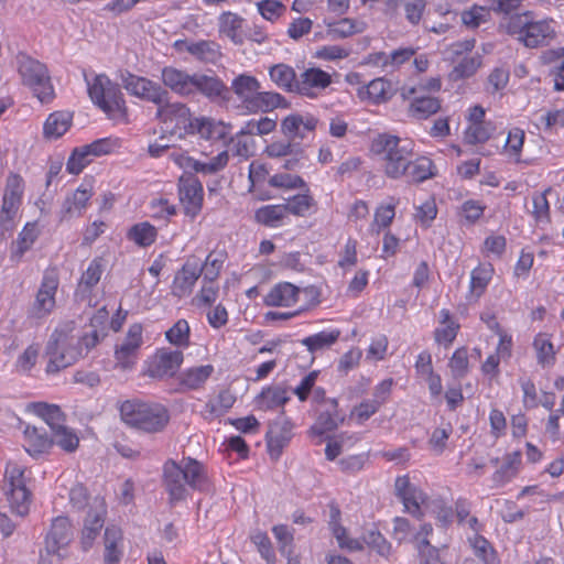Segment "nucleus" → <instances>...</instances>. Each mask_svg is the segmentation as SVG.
Segmentation results:
<instances>
[{
  "label": "nucleus",
  "mask_w": 564,
  "mask_h": 564,
  "mask_svg": "<svg viewBox=\"0 0 564 564\" xmlns=\"http://www.w3.org/2000/svg\"><path fill=\"white\" fill-rule=\"evenodd\" d=\"M128 237L137 245L148 247L155 241L156 229L148 221L140 223L129 230Z\"/></svg>",
  "instance_id": "nucleus-55"
},
{
  "label": "nucleus",
  "mask_w": 564,
  "mask_h": 564,
  "mask_svg": "<svg viewBox=\"0 0 564 564\" xmlns=\"http://www.w3.org/2000/svg\"><path fill=\"white\" fill-rule=\"evenodd\" d=\"M105 564H120L123 557V532L117 525H108L104 535Z\"/></svg>",
  "instance_id": "nucleus-28"
},
{
  "label": "nucleus",
  "mask_w": 564,
  "mask_h": 564,
  "mask_svg": "<svg viewBox=\"0 0 564 564\" xmlns=\"http://www.w3.org/2000/svg\"><path fill=\"white\" fill-rule=\"evenodd\" d=\"M491 122L470 123L465 130L464 141L468 144L485 143L494 131Z\"/></svg>",
  "instance_id": "nucleus-57"
},
{
  "label": "nucleus",
  "mask_w": 564,
  "mask_h": 564,
  "mask_svg": "<svg viewBox=\"0 0 564 564\" xmlns=\"http://www.w3.org/2000/svg\"><path fill=\"white\" fill-rule=\"evenodd\" d=\"M226 259L227 254L224 251H213L207 256L204 264H200L204 268V282L214 283L218 279Z\"/></svg>",
  "instance_id": "nucleus-54"
},
{
  "label": "nucleus",
  "mask_w": 564,
  "mask_h": 564,
  "mask_svg": "<svg viewBox=\"0 0 564 564\" xmlns=\"http://www.w3.org/2000/svg\"><path fill=\"white\" fill-rule=\"evenodd\" d=\"M290 400L289 391L281 384L270 386L256 398V404L260 410H275L282 408Z\"/></svg>",
  "instance_id": "nucleus-35"
},
{
  "label": "nucleus",
  "mask_w": 564,
  "mask_h": 564,
  "mask_svg": "<svg viewBox=\"0 0 564 564\" xmlns=\"http://www.w3.org/2000/svg\"><path fill=\"white\" fill-rule=\"evenodd\" d=\"M31 473L20 460H9L3 477V491L12 512L24 517L30 511L32 492L28 488Z\"/></svg>",
  "instance_id": "nucleus-5"
},
{
  "label": "nucleus",
  "mask_w": 564,
  "mask_h": 564,
  "mask_svg": "<svg viewBox=\"0 0 564 564\" xmlns=\"http://www.w3.org/2000/svg\"><path fill=\"white\" fill-rule=\"evenodd\" d=\"M163 485L171 505L187 498V487L209 491L212 480L199 460H166L163 467Z\"/></svg>",
  "instance_id": "nucleus-2"
},
{
  "label": "nucleus",
  "mask_w": 564,
  "mask_h": 564,
  "mask_svg": "<svg viewBox=\"0 0 564 564\" xmlns=\"http://www.w3.org/2000/svg\"><path fill=\"white\" fill-rule=\"evenodd\" d=\"M269 184L276 188H306V183L301 176L288 173L272 175L269 180Z\"/></svg>",
  "instance_id": "nucleus-63"
},
{
  "label": "nucleus",
  "mask_w": 564,
  "mask_h": 564,
  "mask_svg": "<svg viewBox=\"0 0 564 564\" xmlns=\"http://www.w3.org/2000/svg\"><path fill=\"white\" fill-rule=\"evenodd\" d=\"M182 362V351L162 349L155 354L148 370L149 376L159 379L172 377L176 373Z\"/></svg>",
  "instance_id": "nucleus-20"
},
{
  "label": "nucleus",
  "mask_w": 564,
  "mask_h": 564,
  "mask_svg": "<svg viewBox=\"0 0 564 564\" xmlns=\"http://www.w3.org/2000/svg\"><path fill=\"white\" fill-rule=\"evenodd\" d=\"M330 84V74L317 67H310L300 74L295 93L304 97L316 98Z\"/></svg>",
  "instance_id": "nucleus-16"
},
{
  "label": "nucleus",
  "mask_w": 564,
  "mask_h": 564,
  "mask_svg": "<svg viewBox=\"0 0 564 564\" xmlns=\"http://www.w3.org/2000/svg\"><path fill=\"white\" fill-rule=\"evenodd\" d=\"M481 62L480 55L465 56L454 66L448 74V78L453 82L469 78L476 74L481 66Z\"/></svg>",
  "instance_id": "nucleus-48"
},
{
  "label": "nucleus",
  "mask_w": 564,
  "mask_h": 564,
  "mask_svg": "<svg viewBox=\"0 0 564 564\" xmlns=\"http://www.w3.org/2000/svg\"><path fill=\"white\" fill-rule=\"evenodd\" d=\"M203 270L204 268L197 262L187 260L174 276L172 294L177 297L188 295L203 274Z\"/></svg>",
  "instance_id": "nucleus-21"
},
{
  "label": "nucleus",
  "mask_w": 564,
  "mask_h": 564,
  "mask_svg": "<svg viewBox=\"0 0 564 564\" xmlns=\"http://www.w3.org/2000/svg\"><path fill=\"white\" fill-rule=\"evenodd\" d=\"M494 269L491 264H480L471 271L470 288L480 295L491 279Z\"/></svg>",
  "instance_id": "nucleus-59"
},
{
  "label": "nucleus",
  "mask_w": 564,
  "mask_h": 564,
  "mask_svg": "<svg viewBox=\"0 0 564 564\" xmlns=\"http://www.w3.org/2000/svg\"><path fill=\"white\" fill-rule=\"evenodd\" d=\"M26 411L41 417L51 429V432L64 424L65 415L56 404L46 402H31L26 404Z\"/></svg>",
  "instance_id": "nucleus-36"
},
{
  "label": "nucleus",
  "mask_w": 564,
  "mask_h": 564,
  "mask_svg": "<svg viewBox=\"0 0 564 564\" xmlns=\"http://www.w3.org/2000/svg\"><path fill=\"white\" fill-rule=\"evenodd\" d=\"M39 236L37 226L35 223H28L22 231L19 234L18 239L11 247V260L19 262L23 254L32 247Z\"/></svg>",
  "instance_id": "nucleus-40"
},
{
  "label": "nucleus",
  "mask_w": 564,
  "mask_h": 564,
  "mask_svg": "<svg viewBox=\"0 0 564 564\" xmlns=\"http://www.w3.org/2000/svg\"><path fill=\"white\" fill-rule=\"evenodd\" d=\"M121 84L132 96H135L154 105L162 106L169 98V91L159 83L149 78L137 76L130 72L120 74Z\"/></svg>",
  "instance_id": "nucleus-9"
},
{
  "label": "nucleus",
  "mask_w": 564,
  "mask_h": 564,
  "mask_svg": "<svg viewBox=\"0 0 564 564\" xmlns=\"http://www.w3.org/2000/svg\"><path fill=\"white\" fill-rule=\"evenodd\" d=\"M156 118L163 122H175V126L184 129L189 128L194 132L195 119L191 117L189 109L182 102H170V98L159 106Z\"/></svg>",
  "instance_id": "nucleus-24"
},
{
  "label": "nucleus",
  "mask_w": 564,
  "mask_h": 564,
  "mask_svg": "<svg viewBox=\"0 0 564 564\" xmlns=\"http://www.w3.org/2000/svg\"><path fill=\"white\" fill-rule=\"evenodd\" d=\"M74 329L75 322L69 321L59 325L52 334L46 346V354L50 356L46 366L47 373H56L72 366L83 357V347L88 352L106 336V332L91 329L76 340L77 346H73L75 338L70 334Z\"/></svg>",
  "instance_id": "nucleus-1"
},
{
  "label": "nucleus",
  "mask_w": 564,
  "mask_h": 564,
  "mask_svg": "<svg viewBox=\"0 0 564 564\" xmlns=\"http://www.w3.org/2000/svg\"><path fill=\"white\" fill-rule=\"evenodd\" d=\"M509 34H518L519 40L527 47L544 45L553 39L554 31L547 21H534L532 11H522V14H513L507 23Z\"/></svg>",
  "instance_id": "nucleus-8"
},
{
  "label": "nucleus",
  "mask_w": 564,
  "mask_h": 564,
  "mask_svg": "<svg viewBox=\"0 0 564 564\" xmlns=\"http://www.w3.org/2000/svg\"><path fill=\"white\" fill-rule=\"evenodd\" d=\"M269 76L278 88L286 93L296 91L299 77L292 66L284 63L272 65L269 68Z\"/></svg>",
  "instance_id": "nucleus-38"
},
{
  "label": "nucleus",
  "mask_w": 564,
  "mask_h": 564,
  "mask_svg": "<svg viewBox=\"0 0 564 564\" xmlns=\"http://www.w3.org/2000/svg\"><path fill=\"white\" fill-rule=\"evenodd\" d=\"M181 45H184L186 52L202 62L215 63L221 56L220 46L214 41L202 40L192 43L178 41L175 43V46Z\"/></svg>",
  "instance_id": "nucleus-37"
},
{
  "label": "nucleus",
  "mask_w": 564,
  "mask_h": 564,
  "mask_svg": "<svg viewBox=\"0 0 564 564\" xmlns=\"http://www.w3.org/2000/svg\"><path fill=\"white\" fill-rule=\"evenodd\" d=\"M551 192V188H546L542 193L534 194L532 197L533 210L532 215L535 221H550V205L546 195Z\"/></svg>",
  "instance_id": "nucleus-62"
},
{
  "label": "nucleus",
  "mask_w": 564,
  "mask_h": 564,
  "mask_svg": "<svg viewBox=\"0 0 564 564\" xmlns=\"http://www.w3.org/2000/svg\"><path fill=\"white\" fill-rule=\"evenodd\" d=\"M394 89L391 82L379 77L372 79L368 85L358 89L361 100H368L375 105L382 104L392 98Z\"/></svg>",
  "instance_id": "nucleus-30"
},
{
  "label": "nucleus",
  "mask_w": 564,
  "mask_h": 564,
  "mask_svg": "<svg viewBox=\"0 0 564 564\" xmlns=\"http://www.w3.org/2000/svg\"><path fill=\"white\" fill-rule=\"evenodd\" d=\"M286 216L284 205H268L256 212V220L268 227H276Z\"/></svg>",
  "instance_id": "nucleus-53"
},
{
  "label": "nucleus",
  "mask_w": 564,
  "mask_h": 564,
  "mask_svg": "<svg viewBox=\"0 0 564 564\" xmlns=\"http://www.w3.org/2000/svg\"><path fill=\"white\" fill-rule=\"evenodd\" d=\"M106 512V503L101 500L100 511L88 513L80 534V545L84 551H88L98 538L105 524Z\"/></svg>",
  "instance_id": "nucleus-29"
},
{
  "label": "nucleus",
  "mask_w": 564,
  "mask_h": 564,
  "mask_svg": "<svg viewBox=\"0 0 564 564\" xmlns=\"http://www.w3.org/2000/svg\"><path fill=\"white\" fill-rule=\"evenodd\" d=\"M318 120L312 115L292 113L281 122V131L290 140L304 139L307 132L316 129Z\"/></svg>",
  "instance_id": "nucleus-25"
},
{
  "label": "nucleus",
  "mask_w": 564,
  "mask_h": 564,
  "mask_svg": "<svg viewBox=\"0 0 564 564\" xmlns=\"http://www.w3.org/2000/svg\"><path fill=\"white\" fill-rule=\"evenodd\" d=\"M369 550L376 552L379 556L388 558L392 554V545L378 529H371L365 532L361 539H358Z\"/></svg>",
  "instance_id": "nucleus-45"
},
{
  "label": "nucleus",
  "mask_w": 564,
  "mask_h": 564,
  "mask_svg": "<svg viewBox=\"0 0 564 564\" xmlns=\"http://www.w3.org/2000/svg\"><path fill=\"white\" fill-rule=\"evenodd\" d=\"M252 543L257 546L258 552L267 561L268 564L275 563V552L271 540L265 532L258 531L251 536Z\"/></svg>",
  "instance_id": "nucleus-61"
},
{
  "label": "nucleus",
  "mask_w": 564,
  "mask_h": 564,
  "mask_svg": "<svg viewBox=\"0 0 564 564\" xmlns=\"http://www.w3.org/2000/svg\"><path fill=\"white\" fill-rule=\"evenodd\" d=\"M219 33L227 36L236 45L245 43L243 22L245 19L237 13L226 11L219 15Z\"/></svg>",
  "instance_id": "nucleus-32"
},
{
  "label": "nucleus",
  "mask_w": 564,
  "mask_h": 564,
  "mask_svg": "<svg viewBox=\"0 0 564 564\" xmlns=\"http://www.w3.org/2000/svg\"><path fill=\"white\" fill-rule=\"evenodd\" d=\"M166 339L175 346H188L189 344V325L185 319H178L165 333Z\"/></svg>",
  "instance_id": "nucleus-58"
},
{
  "label": "nucleus",
  "mask_w": 564,
  "mask_h": 564,
  "mask_svg": "<svg viewBox=\"0 0 564 564\" xmlns=\"http://www.w3.org/2000/svg\"><path fill=\"white\" fill-rule=\"evenodd\" d=\"M394 487L395 494L402 501L405 511L421 519L423 517L421 506L426 502L424 494L410 484V479L406 475L398 477Z\"/></svg>",
  "instance_id": "nucleus-18"
},
{
  "label": "nucleus",
  "mask_w": 564,
  "mask_h": 564,
  "mask_svg": "<svg viewBox=\"0 0 564 564\" xmlns=\"http://www.w3.org/2000/svg\"><path fill=\"white\" fill-rule=\"evenodd\" d=\"M339 336V329L319 332L312 336L305 337L301 343L307 348L310 352L314 354L315 351L323 350L334 345L338 340Z\"/></svg>",
  "instance_id": "nucleus-49"
},
{
  "label": "nucleus",
  "mask_w": 564,
  "mask_h": 564,
  "mask_svg": "<svg viewBox=\"0 0 564 564\" xmlns=\"http://www.w3.org/2000/svg\"><path fill=\"white\" fill-rule=\"evenodd\" d=\"M231 89L249 109L251 100L260 89V83L254 76L241 74L234 78Z\"/></svg>",
  "instance_id": "nucleus-39"
},
{
  "label": "nucleus",
  "mask_w": 564,
  "mask_h": 564,
  "mask_svg": "<svg viewBox=\"0 0 564 564\" xmlns=\"http://www.w3.org/2000/svg\"><path fill=\"white\" fill-rule=\"evenodd\" d=\"M280 107H288V102L281 94L274 91L258 90L253 100H251L249 110L268 112Z\"/></svg>",
  "instance_id": "nucleus-44"
},
{
  "label": "nucleus",
  "mask_w": 564,
  "mask_h": 564,
  "mask_svg": "<svg viewBox=\"0 0 564 564\" xmlns=\"http://www.w3.org/2000/svg\"><path fill=\"white\" fill-rule=\"evenodd\" d=\"M300 289L292 283L282 282L274 285L264 297L267 306H291L299 300Z\"/></svg>",
  "instance_id": "nucleus-31"
},
{
  "label": "nucleus",
  "mask_w": 564,
  "mask_h": 564,
  "mask_svg": "<svg viewBox=\"0 0 564 564\" xmlns=\"http://www.w3.org/2000/svg\"><path fill=\"white\" fill-rule=\"evenodd\" d=\"M433 534L431 523H423L413 534L412 542L417 552L419 564H447V546L436 547L431 544L430 536Z\"/></svg>",
  "instance_id": "nucleus-11"
},
{
  "label": "nucleus",
  "mask_w": 564,
  "mask_h": 564,
  "mask_svg": "<svg viewBox=\"0 0 564 564\" xmlns=\"http://www.w3.org/2000/svg\"><path fill=\"white\" fill-rule=\"evenodd\" d=\"M170 156L180 167L203 174H214L221 171L229 160L227 151L220 152L208 162H200L181 152H172Z\"/></svg>",
  "instance_id": "nucleus-19"
},
{
  "label": "nucleus",
  "mask_w": 564,
  "mask_h": 564,
  "mask_svg": "<svg viewBox=\"0 0 564 564\" xmlns=\"http://www.w3.org/2000/svg\"><path fill=\"white\" fill-rule=\"evenodd\" d=\"M305 189L306 193L294 195L288 199L286 204H283L286 214L290 213L294 216L305 217L312 208L316 207V202L308 194V188L306 187Z\"/></svg>",
  "instance_id": "nucleus-51"
},
{
  "label": "nucleus",
  "mask_w": 564,
  "mask_h": 564,
  "mask_svg": "<svg viewBox=\"0 0 564 564\" xmlns=\"http://www.w3.org/2000/svg\"><path fill=\"white\" fill-rule=\"evenodd\" d=\"M213 371L214 367L212 365L189 368L182 373L181 384L192 390L198 389L212 376Z\"/></svg>",
  "instance_id": "nucleus-50"
},
{
  "label": "nucleus",
  "mask_w": 564,
  "mask_h": 564,
  "mask_svg": "<svg viewBox=\"0 0 564 564\" xmlns=\"http://www.w3.org/2000/svg\"><path fill=\"white\" fill-rule=\"evenodd\" d=\"M163 87L180 96H191L193 74L174 66H164L161 70Z\"/></svg>",
  "instance_id": "nucleus-26"
},
{
  "label": "nucleus",
  "mask_w": 564,
  "mask_h": 564,
  "mask_svg": "<svg viewBox=\"0 0 564 564\" xmlns=\"http://www.w3.org/2000/svg\"><path fill=\"white\" fill-rule=\"evenodd\" d=\"M533 347L536 350V358L540 365L550 366L554 364V346L545 334H539L535 336L533 340Z\"/></svg>",
  "instance_id": "nucleus-56"
},
{
  "label": "nucleus",
  "mask_w": 564,
  "mask_h": 564,
  "mask_svg": "<svg viewBox=\"0 0 564 564\" xmlns=\"http://www.w3.org/2000/svg\"><path fill=\"white\" fill-rule=\"evenodd\" d=\"M441 109L437 98L426 96L414 98L409 106V115L417 120L427 119Z\"/></svg>",
  "instance_id": "nucleus-47"
},
{
  "label": "nucleus",
  "mask_w": 564,
  "mask_h": 564,
  "mask_svg": "<svg viewBox=\"0 0 564 564\" xmlns=\"http://www.w3.org/2000/svg\"><path fill=\"white\" fill-rule=\"evenodd\" d=\"M88 95L110 119L127 121L128 110L123 94L118 84L112 83L108 76L96 75L93 80L86 78Z\"/></svg>",
  "instance_id": "nucleus-6"
},
{
  "label": "nucleus",
  "mask_w": 564,
  "mask_h": 564,
  "mask_svg": "<svg viewBox=\"0 0 564 564\" xmlns=\"http://www.w3.org/2000/svg\"><path fill=\"white\" fill-rule=\"evenodd\" d=\"M194 131H197L202 138L207 140L223 141L224 143L234 141V139L229 137V126L221 121H214L207 118L195 119Z\"/></svg>",
  "instance_id": "nucleus-34"
},
{
  "label": "nucleus",
  "mask_w": 564,
  "mask_h": 564,
  "mask_svg": "<svg viewBox=\"0 0 564 564\" xmlns=\"http://www.w3.org/2000/svg\"><path fill=\"white\" fill-rule=\"evenodd\" d=\"M328 409L321 412L316 423L312 426V432L315 434H324L336 430L345 421V415L338 410V402L336 399H328Z\"/></svg>",
  "instance_id": "nucleus-33"
},
{
  "label": "nucleus",
  "mask_w": 564,
  "mask_h": 564,
  "mask_svg": "<svg viewBox=\"0 0 564 564\" xmlns=\"http://www.w3.org/2000/svg\"><path fill=\"white\" fill-rule=\"evenodd\" d=\"M142 344V326L133 324L129 327L123 341L117 346L115 357L117 366L121 369L131 368L137 359L138 350Z\"/></svg>",
  "instance_id": "nucleus-15"
},
{
  "label": "nucleus",
  "mask_w": 564,
  "mask_h": 564,
  "mask_svg": "<svg viewBox=\"0 0 564 564\" xmlns=\"http://www.w3.org/2000/svg\"><path fill=\"white\" fill-rule=\"evenodd\" d=\"M15 66L21 83L29 87L42 104L50 102L54 98V88L45 64L23 52H19L15 55Z\"/></svg>",
  "instance_id": "nucleus-7"
},
{
  "label": "nucleus",
  "mask_w": 564,
  "mask_h": 564,
  "mask_svg": "<svg viewBox=\"0 0 564 564\" xmlns=\"http://www.w3.org/2000/svg\"><path fill=\"white\" fill-rule=\"evenodd\" d=\"M73 115L68 111H55L51 113L44 123V135L47 139L62 137L70 127Z\"/></svg>",
  "instance_id": "nucleus-41"
},
{
  "label": "nucleus",
  "mask_w": 564,
  "mask_h": 564,
  "mask_svg": "<svg viewBox=\"0 0 564 564\" xmlns=\"http://www.w3.org/2000/svg\"><path fill=\"white\" fill-rule=\"evenodd\" d=\"M119 410L127 425L148 434L162 433L171 419L165 405L137 399L122 402Z\"/></svg>",
  "instance_id": "nucleus-4"
},
{
  "label": "nucleus",
  "mask_w": 564,
  "mask_h": 564,
  "mask_svg": "<svg viewBox=\"0 0 564 564\" xmlns=\"http://www.w3.org/2000/svg\"><path fill=\"white\" fill-rule=\"evenodd\" d=\"M329 528L341 549L348 551H364V544L358 539L348 536L346 528L340 524L341 511L335 501L329 505Z\"/></svg>",
  "instance_id": "nucleus-27"
},
{
  "label": "nucleus",
  "mask_w": 564,
  "mask_h": 564,
  "mask_svg": "<svg viewBox=\"0 0 564 564\" xmlns=\"http://www.w3.org/2000/svg\"><path fill=\"white\" fill-rule=\"evenodd\" d=\"M178 197L184 213L194 219L203 208L204 188L193 174H184L178 178Z\"/></svg>",
  "instance_id": "nucleus-12"
},
{
  "label": "nucleus",
  "mask_w": 564,
  "mask_h": 564,
  "mask_svg": "<svg viewBox=\"0 0 564 564\" xmlns=\"http://www.w3.org/2000/svg\"><path fill=\"white\" fill-rule=\"evenodd\" d=\"M370 150L380 161L384 175L392 180H399L406 174V167L414 156L411 141L388 133L375 138Z\"/></svg>",
  "instance_id": "nucleus-3"
},
{
  "label": "nucleus",
  "mask_w": 564,
  "mask_h": 564,
  "mask_svg": "<svg viewBox=\"0 0 564 564\" xmlns=\"http://www.w3.org/2000/svg\"><path fill=\"white\" fill-rule=\"evenodd\" d=\"M433 169L434 165L431 159L426 156L412 158L403 177H406L411 183H422L434 176Z\"/></svg>",
  "instance_id": "nucleus-43"
},
{
  "label": "nucleus",
  "mask_w": 564,
  "mask_h": 564,
  "mask_svg": "<svg viewBox=\"0 0 564 564\" xmlns=\"http://www.w3.org/2000/svg\"><path fill=\"white\" fill-rule=\"evenodd\" d=\"M192 83L191 95L199 93L209 99H229V89L216 76L194 73Z\"/></svg>",
  "instance_id": "nucleus-23"
},
{
  "label": "nucleus",
  "mask_w": 564,
  "mask_h": 564,
  "mask_svg": "<svg viewBox=\"0 0 564 564\" xmlns=\"http://www.w3.org/2000/svg\"><path fill=\"white\" fill-rule=\"evenodd\" d=\"M102 259L96 258L94 259L86 271L82 274L79 286H85L86 289L94 288L100 280L102 274Z\"/></svg>",
  "instance_id": "nucleus-64"
},
{
  "label": "nucleus",
  "mask_w": 564,
  "mask_h": 564,
  "mask_svg": "<svg viewBox=\"0 0 564 564\" xmlns=\"http://www.w3.org/2000/svg\"><path fill=\"white\" fill-rule=\"evenodd\" d=\"M73 525L67 517L58 516L52 520L50 530L45 536V549L50 554L64 557L63 552L73 540Z\"/></svg>",
  "instance_id": "nucleus-13"
},
{
  "label": "nucleus",
  "mask_w": 564,
  "mask_h": 564,
  "mask_svg": "<svg viewBox=\"0 0 564 564\" xmlns=\"http://www.w3.org/2000/svg\"><path fill=\"white\" fill-rule=\"evenodd\" d=\"M24 448L30 455L48 454L54 446L52 435L44 427L26 424L23 430Z\"/></svg>",
  "instance_id": "nucleus-22"
},
{
  "label": "nucleus",
  "mask_w": 564,
  "mask_h": 564,
  "mask_svg": "<svg viewBox=\"0 0 564 564\" xmlns=\"http://www.w3.org/2000/svg\"><path fill=\"white\" fill-rule=\"evenodd\" d=\"M58 288V279L55 274H45L40 289L37 290L35 301L28 311V317L41 319L46 317L55 307V293Z\"/></svg>",
  "instance_id": "nucleus-14"
},
{
  "label": "nucleus",
  "mask_w": 564,
  "mask_h": 564,
  "mask_svg": "<svg viewBox=\"0 0 564 564\" xmlns=\"http://www.w3.org/2000/svg\"><path fill=\"white\" fill-rule=\"evenodd\" d=\"M23 180L18 174H10L7 178L6 191L0 212V226L2 230H11L12 221L20 208L23 194Z\"/></svg>",
  "instance_id": "nucleus-10"
},
{
  "label": "nucleus",
  "mask_w": 564,
  "mask_h": 564,
  "mask_svg": "<svg viewBox=\"0 0 564 564\" xmlns=\"http://www.w3.org/2000/svg\"><path fill=\"white\" fill-rule=\"evenodd\" d=\"M468 543L475 555L484 564H500L499 556L491 543L480 534H474L468 538Z\"/></svg>",
  "instance_id": "nucleus-46"
},
{
  "label": "nucleus",
  "mask_w": 564,
  "mask_h": 564,
  "mask_svg": "<svg viewBox=\"0 0 564 564\" xmlns=\"http://www.w3.org/2000/svg\"><path fill=\"white\" fill-rule=\"evenodd\" d=\"M292 427V423L283 416H279L270 424L267 432V447L271 457H279L283 454L284 447L293 437Z\"/></svg>",
  "instance_id": "nucleus-17"
},
{
  "label": "nucleus",
  "mask_w": 564,
  "mask_h": 564,
  "mask_svg": "<svg viewBox=\"0 0 564 564\" xmlns=\"http://www.w3.org/2000/svg\"><path fill=\"white\" fill-rule=\"evenodd\" d=\"M52 438L54 445L59 446L67 454L74 453L79 445V437L75 431L64 424L52 431Z\"/></svg>",
  "instance_id": "nucleus-52"
},
{
  "label": "nucleus",
  "mask_w": 564,
  "mask_h": 564,
  "mask_svg": "<svg viewBox=\"0 0 564 564\" xmlns=\"http://www.w3.org/2000/svg\"><path fill=\"white\" fill-rule=\"evenodd\" d=\"M91 196V189L78 187L72 195L65 198L62 206L63 217L79 216Z\"/></svg>",
  "instance_id": "nucleus-42"
},
{
  "label": "nucleus",
  "mask_w": 564,
  "mask_h": 564,
  "mask_svg": "<svg viewBox=\"0 0 564 564\" xmlns=\"http://www.w3.org/2000/svg\"><path fill=\"white\" fill-rule=\"evenodd\" d=\"M93 161L91 155L85 151L84 145L74 149L68 161L66 163V170L70 174H79L90 162Z\"/></svg>",
  "instance_id": "nucleus-60"
}]
</instances>
